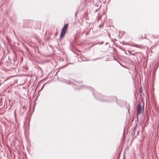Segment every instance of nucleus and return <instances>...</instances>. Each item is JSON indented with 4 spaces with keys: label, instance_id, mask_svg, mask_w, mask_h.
<instances>
[{
    "label": "nucleus",
    "instance_id": "7",
    "mask_svg": "<svg viewBox=\"0 0 159 159\" xmlns=\"http://www.w3.org/2000/svg\"><path fill=\"white\" fill-rule=\"evenodd\" d=\"M94 45H92V46H91V47H92L93 46H94Z\"/></svg>",
    "mask_w": 159,
    "mask_h": 159
},
{
    "label": "nucleus",
    "instance_id": "3",
    "mask_svg": "<svg viewBox=\"0 0 159 159\" xmlns=\"http://www.w3.org/2000/svg\"><path fill=\"white\" fill-rule=\"evenodd\" d=\"M131 46L133 47H136L138 48H140L141 47L140 45H131Z\"/></svg>",
    "mask_w": 159,
    "mask_h": 159
},
{
    "label": "nucleus",
    "instance_id": "8",
    "mask_svg": "<svg viewBox=\"0 0 159 159\" xmlns=\"http://www.w3.org/2000/svg\"><path fill=\"white\" fill-rule=\"evenodd\" d=\"M123 159H125V158H124Z\"/></svg>",
    "mask_w": 159,
    "mask_h": 159
},
{
    "label": "nucleus",
    "instance_id": "1",
    "mask_svg": "<svg viewBox=\"0 0 159 159\" xmlns=\"http://www.w3.org/2000/svg\"><path fill=\"white\" fill-rule=\"evenodd\" d=\"M68 27V24H65L62 28L60 34V39H61L63 37L66 32L67 30Z\"/></svg>",
    "mask_w": 159,
    "mask_h": 159
},
{
    "label": "nucleus",
    "instance_id": "6",
    "mask_svg": "<svg viewBox=\"0 0 159 159\" xmlns=\"http://www.w3.org/2000/svg\"><path fill=\"white\" fill-rule=\"evenodd\" d=\"M103 27V25H100L99 26V27Z\"/></svg>",
    "mask_w": 159,
    "mask_h": 159
},
{
    "label": "nucleus",
    "instance_id": "2",
    "mask_svg": "<svg viewBox=\"0 0 159 159\" xmlns=\"http://www.w3.org/2000/svg\"><path fill=\"white\" fill-rule=\"evenodd\" d=\"M143 110V107H142L140 103H138L137 108V116L139 115Z\"/></svg>",
    "mask_w": 159,
    "mask_h": 159
},
{
    "label": "nucleus",
    "instance_id": "5",
    "mask_svg": "<svg viewBox=\"0 0 159 159\" xmlns=\"http://www.w3.org/2000/svg\"><path fill=\"white\" fill-rule=\"evenodd\" d=\"M103 43V42H101V43H96L95 44H99V43L100 44H102V43Z\"/></svg>",
    "mask_w": 159,
    "mask_h": 159
},
{
    "label": "nucleus",
    "instance_id": "4",
    "mask_svg": "<svg viewBox=\"0 0 159 159\" xmlns=\"http://www.w3.org/2000/svg\"><path fill=\"white\" fill-rule=\"evenodd\" d=\"M137 125H136V126H135L134 127V129H133V131L134 132V134L135 133V131L136 129V127H137Z\"/></svg>",
    "mask_w": 159,
    "mask_h": 159
}]
</instances>
